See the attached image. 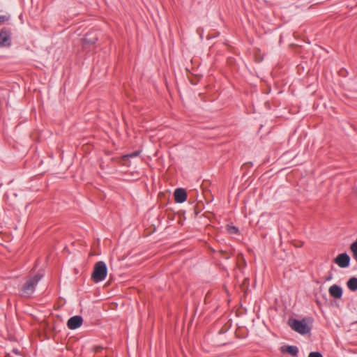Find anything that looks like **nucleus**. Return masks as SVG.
<instances>
[{
    "instance_id": "f257e3e1",
    "label": "nucleus",
    "mask_w": 357,
    "mask_h": 357,
    "mask_svg": "<svg viewBox=\"0 0 357 357\" xmlns=\"http://www.w3.org/2000/svg\"><path fill=\"white\" fill-rule=\"evenodd\" d=\"M43 275L36 273L34 275L29 276L20 289V294L24 298H31L36 288L42 279Z\"/></svg>"
},
{
    "instance_id": "f03ea898",
    "label": "nucleus",
    "mask_w": 357,
    "mask_h": 357,
    "mask_svg": "<svg viewBox=\"0 0 357 357\" xmlns=\"http://www.w3.org/2000/svg\"><path fill=\"white\" fill-rule=\"evenodd\" d=\"M107 268L104 261H100L95 264L91 278L96 283L104 280L107 276Z\"/></svg>"
},
{
    "instance_id": "7ed1b4c3",
    "label": "nucleus",
    "mask_w": 357,
    "mask_h": 357,
    "mask_svg": "<svg viewBox=\"0 0 357 357\" xmlns=\"http://www.w3.org/2000/svg\"><path fill=\"white\" fill-rule=\"evenodd\" d=\"M288 323L294 331L301 335L307 334L310 331V327L307 324L304 319L302 320L289 319Z\"/></svg>"
},
{
    "instance_id": "20e7f679",
    "label": "nucleus",
    "mask_w": 357,
    "mask_h": 357,
    "mask_svg": "<svg viewBox=\"0 0 357 357\" xmlns=\"http://www.w3.org/2000/svg\"><path fill=\"white\" fill-rule=\"evenodd\" d=\"M11 31L3 27L0 30V47H10L11 45Z\"/></svg>"
},
{
    "instance_id": "39448f33",
    "label": "nucleus",
    "mask_w": 357,
    "mask_h": 357,
    "mask_svg": "<svg viewBox=\"0 0 357 357\" xmlns=\"http://www.w3.org/2000/svg\"><path fill=\"white\" fill-rule=\"evenodd\" d=\"M333 261L339 267L346 268L349 265L350 257L347 253H341Z\"/></svg>"
},
{
    "instance_id": "423d86ee",
    "label": "nucleus",
    "mask_w": 357,
    "mask_h": 357,
    "mask_svg": "<svg viewBox=\"0 0 357 357\" xmlns=\"http://www.w3.org/2000/svg\"><path fill=\"white\" fill-rule=\"evenodd\" d=\"M83 323V319L81 316L76 315L70 317L68 322L67 326L68 328L71 330L76 329L82 326Z\"/></svg>"
},
{
    "instance_id": "0eeeda50",
    "label": "nucleus",
    "mask_w": 357,
    "mask_h": 357,
    "mask_svg": "<svg viewBox=\"0 0 357 357\" xmlns=\"http://www.w3.org/2000/svg\"><path fill=\"white\" fill-rule=\"evenodd\" d=\"M174 199L176 203H183L187 199V193L183 188H178L174 193Z\"/></svg>"
},
{
    "instance_id": "6e6552de",
    "label": "nucleus",
    "mask_w": 357,
    "mask_h": 357,
    "mask_svg": "<svg viewBox=\"0 0 357 357\" xmlns=\"http://www.w3.org/2000/svg\"><path fill=\"white\" fill-rule=\"evenodd\" d=\"M280 351L283 354H289L293 357L297 356V355L298 354V349L296 346H291V345L282 346L280 348Z\"/></svg>"
},
{
    "instance_id": "1a4fd4ad",
    "label": "nucleus",
    "mask_w": 357,
    "mask_h": 357,
    "mask_svg": "<svg viewBox=\"0 0 357 357\" xmlns=\"http://www.w3.org/2000/svg\"><path fill=\"white\" fill-rule=\"evenodd\" d=\"M97 40L98 36L97 33L94 31H90L86 33L84 38H82L83 42L89 45L94 44L97 41Z\"/></svg>"
},
{
    "instance_id": "9d476101",
    "label": "nucleus",
    "mask_w": 357,
    "mask_h": 357,
    "mask_svg": "<svg viewBox=\"0 0 357 357\" xmlns=\"http://www.w3.org/2000/svg\"><path fill=\"white\" fill-rule=\"evenodd\" d=\"M329 294L335 298H340L342 295V290L340 287L333 284L328 289Z\"/></svg>"
},
{
    "instance_id": "9b49d317",
    "label": "nucleus",
    "mask_w": 357,
    "mask_h": 357,
    "mask_svg": "<svg viewBox=\"0 0 357 357\" xmlns=\"http://www.w3.org/2000/svg\"><path fill=\"white\" fill-rule=\"evenodd\" d=\"M347 287L351 291L357 290V278H351L347 282Z\"/></svg>"
},
{
    "instance_id": "f8f14e48",
    "label": "nucleus",
    "mask_w": 357,
    "mask_h": 357,
    "mask_svg": "<svg viewBox=\"0 0 357 357\" xmlns=\"http://www.w3.org/2000/svg\"><path fill=\"white\" fill-rule=\"evenodd\" d=\"M139 153H140L139 151H134V152H132L131 153L124 155L122 156V160L123 161H126L129 158H135V157L138 156L139 155Z\"/></svg>"
},
{
    "instance_id": "ddd939ff",
    "label": "nucleus",
    "mask_w": 357,
    "mask_h": 357,
    "mask_svg": "<svg viewBox=\"0 0 357 357\" xmlns=\"http://www.w3.org/2000/svg\"><path fill=\"white\" fill-rule=\"evenodd\" d=\"M227 230L230 234H237L238 229L235 226L227 225Z\"/></svg>"
},
{
    "instance_id": "4468645a",
    "label": "nucleus",
    "mask_w": 357,
    "mask_h": 357,
    "mask_svg": "<svg viewBox=\"0 0 357 357\" xmlns=\"http://www.w3.org/2000/svg\"><path fill=\"white\" fill-rule=\"evenodd\" d=\"M351 252H353V254H354L355 252H357V241L354 242L351 245Z\"/></svg>"
},
{
    "instance_id": "2eb2a0df",
    "label": "nucleus",
    "mask_w": 357,
    "mask_h": 357,
    "mask_svg": "<svg viewBox=\"0 0 357 357\" xmlns=\"http://www.w3.org/2000/svg\"><path fill=\"white\" fill-rule=\"evenodd\" d=\"M308 357H323L322 354L319 352H310Z\"/></svg>"
},
{
    "instance_id": "dca6fc26",
    "label": "nucleus",
    "mask_w": 357,
    "mask_h": 357,
    "mask_svg": "<svg viewBox=\"0 0 357 357\" xmlns=\"http://www.w3.org/2000/svg\"><path fill=\"white\" fill-rule=\"evenodd\" d=\"M9 20V16L0 15V24L3 23Z\"/></svg>"
},
{
    "instance_id": "f3484780",
    "label": "nucleus",
    "mask_w": 357,
    "mask_h": 357,
    "mask_svg": "<svg viewBox=\"0 0 357 357\" xmlns=\"http://www.w3.org/2000/svg\"><path fill=\"white\" fill-rule=\"evenodd\" d=\"M353 257L357 261V252H355L354 254H353Z\"/></svg>"
},
{
    "instance_id": "a211bd4d",
    "label": "nucleus",
    "mask_w": 357,
    "mask_h": 357,
    "mask_svg": "<svg viewBox=\"0 0 357 357\" xmlns=\"http://www.w3.org/2000/svg\"><path fill=\"white\" fill-rule=\"evenodd\" d=\"M331 277H328L326 280H331Z\"/></svg>"
}]
</instances>
